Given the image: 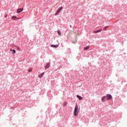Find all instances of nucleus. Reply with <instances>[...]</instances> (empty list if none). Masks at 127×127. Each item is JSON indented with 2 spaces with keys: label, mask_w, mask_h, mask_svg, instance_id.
Segmentation results:
<instances>
[{
  "label": "nucleus",
  "mask_w": 127,
  "mask_h": 127,
  "mask_svg": "<svg viewBox=\"0 0 127 127\" xmlns=\"http://www.w3.org/2000/svg\"><path fill=\"white\" fill-rule=\"evenodd\" d=\"M113 99V96L111 94H107L106 96H104L101 99L102 102L105 103L106 101H109L110 100Z\"/></svg>",
  "instance_id": "f257e3e1"
},
{
  "label": "nucleus",
  "mask_w": 127,
  "mask_h": 127,
  "mask_svg": "<svg viewBox=\"0 0 127 127\" xmlns=\"http://www.w3.org/2000/svg\"><path fill=\"white\" fill-rule=\"evenodd\" d=\"M73 115L74 117H77L78 115H79V111H78V105L76 104L74 112H73Z\"/></svg>",
  "instance_id": "f03ea898"
},
{
  "label": "nucleus",
  "mask_w": 127,
  "mask_h": 127,
  "mask_svg": "<svg viewBox=\"0 0 127 127\" xmlns=\"http://www.w3.org/2000/svg\"><path fill=\"white\" fill-rule=\"evenodd\" d=\"M62 9H63V6L59 7L57 12H56L55 15H58V14L60 13V12L62 10Z\"/></svg>",
  "instance_id": "7ed1b4c3"
},
{
  "label": "nucleus",
  "mask_w": 127,
  "mask_h": 127,
  "mask_svg": "<svg viewBox=\"0 0 127 127\" xmlns=\"http://www.w3.org/2000/svg\"><path fill=\"white\" fill-rule=\"evenodd\" d=\"M50 67V63H48L46 64V65L45 66V70H47V69H48Z\"/></svg>",
  "instance_id": "20e7f679"
},
{
  "label": "nucleus",
  "mask_w": 127,
  "mask_h": 127,
  "mask_svg": "<svg viewBox=\"0 0 127 127\" xmlns=\"http://www.w3.org/2000/svg\"><path fill=\"white\" fill-rule=\"evenodd\" d=\"M23 10V8H19V9H17L16 12L17 13H20V12H21Z\"/></svg>",
  "instance_id": "39448f33"
},
{
  "label": "nucleus",
  "mask_w": 127,
  "mask_h": 127,
  "mask_svg": "<svg viewBox=\"0 0 127 127\" xmlns=\"http://www.w3.org/2000/svg\"><path fill=\"white\" fill-rule=\"evenodd\" d=\"M101 31H102V29L97 30L96 31H94L93 32H94V33H99V32H101Z\"/></svg>",
  "instance_id": "423d86ee"
},
{
  "label": "nucleus",
  "mask_w": 127,
  "mask_h": 127,
  "mask_svg": "<svg viewBox=\"0 0 127 127\" xmlns=\"http://www.w3.org/2000/svg\"><path fill=\"white\" fill-rule=\"evenodd\" d=\"M58 46H59V45H51V47H53L54 48H57V47H58Z\"/></svg>",
  "instance_id": "0eeeda50"
},
{
  "label": "nucleus",
  "mask_w": 127,
  "mask_h": 127,
  "mask_svg": "<svg viewBox=\"0 0 127 127\" xmlns=\"http://www.w3.org/2000/svg\"><path fill=\"white\" fill-rule=\"evenodd\" d=\"M44 76V72H42L38 75L39 78H42Z\"/></svg>",
  "instance_id": "6e6552de"
},
{
  "label": "nucleus",
  "mask_w": 127,
  "mask_h": 127,
  "mask_svg": "<svg viewBox=\"0 0 127 127\" xmlns=\"http://www.w3.org/2000/svg\"><path fill=\"white\" fill-rule=\"evenodd\" d=\"M76 98H78V99L80 100H83V98L80 95H76Z\"/></svg>",
  "instance_id": "1a4fd4ad"
},
{
  "label": "nucleus",
  "mask_w": 127,
  "mask_h": 127,
  "mask_svg": "<svg viewBox=\"0 0 127 127\" xmlns=\"http://www.w3.org/2000/svg\"><path fill=\"white\" fill-rule=\"evenodd\" d=\"M89 47H89V46H86V47H84V48H83V50H88L89 49Z\"/></svg>",
  "instance_id": "9d476101"
},
{
  "label": "nucleus",
  "mask_w": 127,
  "mask_h": 127,
  "mask_svg": "<svg viewBox=\"0 0 127 127\" xmlns=\"http://www.w3.org/2000/svg\"><path fill=\"white\" fill-rule=\"evenodd\" d=\"M57 32H58V35H61L62 34V33H61V31H60V30H58Z\"/></svg>",
  "instance_id": "9b49d317"
},
{
  "label": "nucleus",
  "mask_w": 127,
  "mask_h": 127,
  "mask_svg": "<svg viewBox=\"0 0 127 127\" xmlns=\"http://www.w3.org/2000/svg\"><path fill=\"white\" fill-rule=\"evenodd\" d=\"M107 28H109V26H106L105 27H104V28H103V30H107Z\"/></svg>",
  "instance_id": "f8f14e48"
},
{
  "label": "nucleus",
  "mask_w": 127,
  "mask_h": 127,
  "mask_svg": "<svg viewBox=\"0 0 127 127\" xmlns=\"http://www.w3.org/2000/svg\"><path fill=\"white\" fill-rule=\"evenodd\" d=\"M16 18H17V17H16V16H12V17H11V19H13L14 20L15 19H16Z\"/></svg>",
  "instance_id": "ddd939ff"
},
{
  "label": "nucleus",
  "mask_w": 127,
  "mask_h": 127,
  "mask_svg": "<svg viewBox=\"0 0 127 127\" xmlns=\"http://www.w3.org/2000/svg\"><path fill=\"white\" fill-rule=\"evenodd\" d=\"M67 104H68V103H67V102H65L64 103L63 106H64V107H65V106H67Z\"/></svg>",
  "instance_id": "4468645a"
},
{
  "label": "nucleus",
  "mask_w": 127,
  "mask_h": 127,
  "mask_svg": "<svg viewBox=\"0 0 127 127\" xmlns=\"http://www.w3.org/2000/svg\"><path fill=\"white\" fill-rule=\"evenodd\" d=\"M12 54H15L16 51H15V50H12Z\"/></svg>",
  "instance_id": "2eb2a0df"
},
{
  "label": "nucleus",
  "mask_w": 127,
  "mask_h": 127,
  "mask_svg": "<svg viewBox=\"0 0 127 127\" xmlns=\"http://www.w3.org/2000/svg\"><path fill=\"white\" fill-rule=\"evenodd\" d=\"M32 71V68H29L28 70V72H31Z\"/></svg>",
  "instance_id": "dca6fc26"
},
{
  "label": "nucleus",
  "mask_w": 127,
  "mask_h": 127,
  "mask_svg": "<svg viewBox=\"0 0 127 127\" xmlns=\"http://www.w3.org/2000/svg\"><path fill=\"white\" fill-rule=\"evenodd\" d=\"M17 50H19H19H20L19 48H17Z\"/></svg>",
  "instance_id": "f3484780"
},
{
  "label": "nucleus",
  "mask_w": 127,
  "mask_h": 127,
  "mask_svg": "<svg viewBox=\"0 0 127 127\" xmlns=\"http://www.w3.org/2000/svg\"><path fill=\"white\" fill-rule=\"evenodd\" d=\"M10 51H12V49H10Z\"/></svg>",
  "instance_id": "a211bd4d"
}]
</instances>
